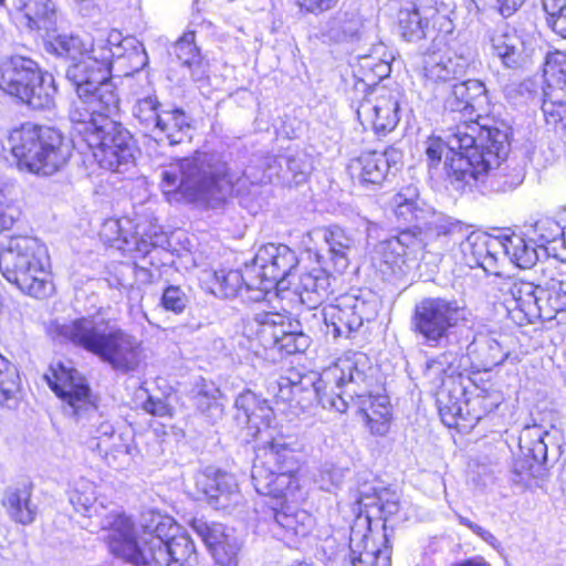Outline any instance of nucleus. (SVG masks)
I'll return each mask as SVG.
<instances>
[{"mask_svg": "<svg viewBox=\"0 0 566 566\" xmlns=\"http://www.w3.org/2000/svg\"><path fill=\"white\" fill-rule=\"evenodd\" d=\"M398 28L403 40L408 42L431 39L432 46L443 44V35H440L429 20L421 15L415 3H409L399 10Z\"/></svg>", "mask_w": 566, "mask_h": 566, "instance_id": "nucleus-32", "label": "nucleus"}, {"mask_svg": "<svg viewBox=\"0 0 566 566\" xmlns=\"http://www.w3.org/2000/svg\"><path fill=\"white\" fill-rule=\"evenodd\" d=\"M69 502L77 513L85 517H93L98 509L94 484L84 479L77 481L74 488L69 491Z\"/></svg>", "mask_w": 566, "mask_h": 566, "instance_id": "nucleus-53", "label": "nucleus"}, {"mask_svg": "<svg viewBox=\"0 0 566 566\" xmlns=\"http://www.w3.org/2000/svg\"><path fill=\"white\" fill-rule=\"evenodd\" d=\"M46 53L65 61V78L75 94L86 96L90 87L112 75L111 55L102 52L99 44L92 50L78 35L52 39L46 44Z\"/></svg>", "mask_w": 566, "mask_h": 566, "instance_id": "nucleus-6", "label": "nucleus"}, {"mask_svg": "<svg viewBox=\"0 0 566 566\" xmlns=\"http://www.w3.org/2000/svg\"><path fill=\"white\" fill-rule=\"evenodd\" d=\"M196 488L214 509H226L232 496L238 494V483L233 474L207 468L197 475Z\"/></svg>", "mask_w": 566, "mask_h": 566, "instance_id": "nucleus-26", "label": "nucleus"}, {"mask_svg": "<svg viewBox=\"0 0 566 566\" xmlns=\"http://www.w3.org/2000/svg\"><path fill=\"white\" fill-rule=\"evenodd\" d=\"M190 303L187 293L179 285H168L161 295L160 304L166 311L182 313Z\"/></svg>", "mask_w": 566, "mask_h": 566, "instance_id": "nucleus-63", "label": "nucleus"}, {"mask_svg": "<svg viewBox=\"0 0 566 566\" xmlns=\"http://www.w3.org/2000/svg\"><path fill=\"white\" fill-rule=\"evenodd\" d=\"M93 126L82 125L76 134L92 150L99 167L124 174L135 166L137 147L133 135L119 122L102 117Z\"/></svg>", "mask_w": 566, "mask_h": 566, "instance_id": "nucleus-9", "label": "nucleus"}, {"mask_svg": "<svg viewBox=\"0 0 566 566\" xmlns=\"http://www.w3.org/2000/svg\"><path fill=\"white\" fill-rule=\"evenodd\" d=\"M156 95L139 98L133 106L132 113L137 125L145 133L154 134L164 109Z\"/></svg>", "mask_w": 566, "mask_h": 566, "instance_id": "nucleus-50", "label": "nucleus"}, {"mask_svg": "<svg viewBox=\"0 0 566 566\" xmlns=\"http://www.w3.org/2000/svg\"><path fill=\"white\" fill-rule=\"evenodd\" d=\"M233 407L234 420L239 426L247 427L254 433L259 432L261 427H270L273 409L265 398L251 389H244L238 394Z\"/></svg>", "mask_w": 566, "mask_h": 566, "instance_id": "nucleus-27", "label": "nucleus"}, {"mask_svg": "<svg viewBox=\"0 0 566 566\" xmlns=\"http://www.w3.org/2000/svg\"><path fill=\"white\" fill-rule=\"evenodd\" d=\"M285 164V175L289 177V186L303 184L311 169V164L303 153H286L281 155L279 164Z\"/></svg>", "mask_w": 566, "mask_h": 566, "instance_id": "nucleus-57", "label": "nucleus"}, {"mask_svg": "<svg viewBox=\"0 0 566 566\" xmlns=\"http://www.w3.org/2000/svg\"><path fill=\"white\" fill-rule=\"evenodd\" d=\"M160 188L168 201H186L207 209H221L232 193L227 156L219 151H195L164 168Z\"/></svg>", "mask_w": 566, "mask_h": 566, "instance_id": "nucleus-2", "label": "nucleus"}, {"mask_svg": "<svg viewBox=\"0 0 566 566\" xmlns=\"http://www.w3.org/2000/svg\"><path fill=\"white\" fill-rule=\"evenodd\" d=\"M50 256L46 245L32 235H12L0 242L2 276L22 293L43 298L50 294Z\"/></svg>", "mask_w": 566, "mask_h": 566, "instance_id": "nucleus-4", "label": "nucleus"}, {"mask_svg": "<svg viewBox=\"0 0 566 566\" xmlns=\"http://www.w3.org/2000/svg\"><path fill=\"white\" fill-rule=\"evenodd\" d=\"M476 395L465 400V407L472 406L473 418L475 420L482 419L485 415L494 411L500 406L502 398L499 391L492 389H480Z\"/></svg>", "mask_w": 566, "mask_h": 566, "instance_id": "nucleus-58", "label": "nucleus"}, {"mask_svg": "<svg viewBox=\"0 0 566 566\" xmlns=\"http://www.w3.org/2000/svg\"><path fill=\"white\" fill-rule=\"evenodd\" d=\"M467 356L476 371H490L507 359L509 352L495 338L480 336L467 345Z\"/></svg>", "mask_w": 566, "mask_h": 566, "instance_id": "nucleus-36", "label": "nucleus"}, {"mask_svg": "<svg viewBox=\"0 0 566 566\" xmlns=\"http://www.w3.org/2000/svg\"><path fill=\"white\" fill-rule=\"evenodd\" d=\"M255 334L264 348H276L281 353L292 355L305 352L311 338L301 329L300 322L285 319L276 312H258L253 316Z\"/></svg>", "mask_w": 566, "mask_h": 566, "instance_id": "nucleus-14", "label": "nucleus"}, {"mask_svg": "<svg viewBox=\"0 0 566 566\" xmlns=\"http://www.w3.org/2000/svg\"><path fill=\"white\" fill-rule=\"evenodd\" d=\"M297 263L296 253L285 244L269 243L261 247L252 264H249L255 266L256 282L260 283L255 298H263L266 292L276 286L284 287L287 276Z\"/></svg>", "mask_w": 566, "mask_h": 566, "instance_id": "nucleus-15", "label": "nucleus"}, {"mask_svg": "<svg viewBox=\"0 0 566 566\" xmlns=\"http://www.w3.org/2000/svg\"><path fill=\"white\" fill-rule=\"evenodd\" d=\"M329 271H332L329 266L319 264L318 268L301 273L295 293L300 296L302 304L308 308H316L328 298L333 293Z\"/></svg>", "mask_w": 566, "mask_h": 566, "instance_id": "nucleus-30", "label": "nucleus"}, {"mask_svg": "<svg viewBox=\"0 0 566 566\" xmlns=\"http://www.w3.org/2000/svg\"><path fill=\"white\" fill-rule=\"evenodd\" d=\"M546 80L545 85L543 86V103L547 98L546 92L549 86H562L564 80H566V53L562 51L551 52L546 55L545 61V70H544Z\"/></svg>", "mask_w": 566, "mask_h": 566, "instance_id": "nucleus-56", "label": "nucleus"}, {"mask_svg": "<svg viewBox=\"0 0 566 566\" xmlns=\"http://www.w3.org/2000/svg\"><path fill=\"white\" fill-rule=\"evenodd\" d=\"M8 144L18 166L36 175H54L72 155L70 140L52 126L24 123L10 133Z\"/></svg>", "mask_w": 566, "mask_h": 566, "instance_id": "nucleus-5", "label": "nucleus"}, {"mask_svg": "<svg viewBox=\"0 0 566 566\" xmlns=\"http://www.w3.org/2000/svg\"><path fill=\"white\" fill-rule=\"evenodd\" d=\"M493 284L502 292L503 296L510 297L515 304L514 308L524 313L528 322L536 319L537 307L541 303V295H545V289L517 276L495 274ZM509 302V298H504Z\"/></svg>", "mask_w": 566, "mask_h": 566, "instance_id": "nucleus-22", "label": "nucleus"}, {"mask_svg": "<svg viewBox=\"0 0 566 566\" xmlns=\"http://www.w3.org/2000/svg\"><path fill=\"white\" fill-rule=\"evenodd\" d=\"M489 139L490 157L485 155H460L453 154L447 157L444 170L450 184L455 190L464 191L479 188L485 182L486 172L493 169L494 163H500L509 156L511 150L510 133L507 130H491L486 135Z\"/></svg>", "mask_w": 566, "mask_h": 566, "instance_id": "nucleus-11", "label": "nucleus"}, {"mask_svg": "<svg viewBox=\"0 0 566 566\" xmlns=\"http://www.w3.org/2000/svg\"><path fill=\"white\" fill-rule=\"evenodd\" d=\"M221 397L222 392L220 388L213 381L203 378H201L193 388V402L196 408L211 423H216L222 419L224 405L221 401Z\"/></svg>", "mask_w": 566, "mask_h": 566, "instance_id": "nucleus-44", "label": "nucleus"}, {"mask_svg": "<svg viewBox=\"0 0 566 566\" xmlns=\"http://www.w3.org/2000/svg\"><path fill=\"white\" fill-rule=\"evenodd\" d=\"M530 237L537 248L541 249L549 242H554L558 238H563L564 231L558 222L552 219H545L539 220L534 224Z\"/></svg>", "mask_w": 566, "mask_h": 566, "instance_id": "nucleus-61", "label": "nucleus"}, {"mask_svg": "<svg viewBox=\"0 0 566 566\" xmlns=\"http://www.w3.org/2000/svg\"><path fill=\"white\" fill-rule=\"evenodd\" d=\"M546 13V23L552 31L558 36L566 39V1L558 3L553 10L548 7H543Z\"/></svg>", "mask_w": 566, "mask_h": 566, "instance_id": "nucleus-64", "label": "nucleus"}, {"mask_svg": "<svg viewBox=\"0 0 566 566\" xmlns=\"http://www.w3.org/2000/svg\"><path fill=\"white\" fill-rule=\"evenodd\" d=\"M430 46L426 49L424 54V75L433 81H449L462 75L468 66L465 59L461 56H450L440 54L441 46Z\"/></svg>", "mask_w": 566, "mask_h": 566, "instance_id": "nucleus-38", "label": "nucleus"}, {"mask_svg": "<svg viewBox=\"0 0 566 566\" xmlns=\"http://www.w3.org/2000/svg\"><path fill=\"white\" fill-rule=\"evenodd\" d=\"M326 251L316 253L319 264L329 266L337 273H343L349 265L350 254L356 250L355 239L338 226L324 230Z\"/></svg>", "mask_w": 566, "mask_h": 566, "instance_id": "nucleus-28", "label": "nucleus"}, {"mask_svg": "<svg viewBox=\"0 0 566 566\" xmlns=\"http://www.w3.org/2000/svg\"><path fill=\"white\" fill-rule=\"evenodd\" d=\"M195 31H187L174 44V54L182 66H186L195 81L207 76L206 65L200 50L195 43Z\"/></svg>", "mask_w": 566, "mask_h": 566, "instance_id": "nucleus-46", "label": "nucleus"}, {"mask_svg": "<svg viewBox=\"0 0 566 566\" xmlns=\"http://www.w3.org/2000/svg\"><path fill=\"white\" fill-rule=\"evenodd\" d=\"M49 333L53 339L72 343L123 375L137 371L143 361V343L127 329L104 319L81 317L52 323Z\"/></svg>", "mask_w": 566, "mask_h": 566, "instance_id": "nucleus-3", "label": "nucleus"}, {"mask_svg": "<svg viewBox=\"0 0 566 566\" xmlns=\"http://www.w3.org/2000/svg\"><path fill=\"white\" fill-rule=\"evenodd\" d=\"M525 177L524 168L507 160V156L500 163H494L493 169L486 172L485 182L480 184L493 192H506L520 186Z\"/></svg>", "mask_w": 566, "mask_h": 566, "instance_id": "nucleus-42", "label": "nucleus"}, {"mask_svg": "<svg viewBox=\"0 0 566 566\" xmlns=\"http://www.w3.org/2000/svg\"><path fill=\"white\" fill-rule=\"evenodd\" d=\"M488 105V90L480 80H467L453 84L443 102L446 111L460 113L470 119Z\"/></svg>", "mask_w": 566, "mask_h": 566, "instance_id": "nucleus-24", "label": "nucleus"}, {"mask_svg": "<svg viewBox=\"0 0 566 566\" xmlns=\"http://www.w3.org/2000/svg\"><path fill=\"white\" fill-rule=\"evenodd\" d=\"M0 90L32 109H51L55 105L53 76L27 56L12 55L0 61Z\"/></svg>", "mask_w": 566, "mask_h": 566, "instance_id": "nucleus-7", "label": "nucleus"}, {"mask_svg": "<svg viewBox=\"0 0 566 566\" xmlns=\"http://www.w3.org/2000/svg\"><path fill=\"white\" fill-rule=\"evenodd\" d=\"M251 480L255 491L273 497L284 496L285 491L294 488V476L279 473L272 465L265 464L262 455H258L251 469Z\"/></svg>", "mask_w": 566, "mask_h": 566, "instance_id": "nucleus-35", "label": "nucleus"}, {"mask_svg": "<svg viewBox=\"0 0 566 566\" xmlns=\"http://www.w3.org/2000/svg\"><path fill=\"white\" fill-rule=\"evenodd\" d=\"M395 214L398 220L409 223L413 229L421 226L430 214V208L419 199V191L415 186H407L394 199Z\"/></svg>", "mask_w": 566, "mask_h": 566, "instance_id": "nucleus-41", "label": "nucleus"}, {"mask_svg": "<svg viewBox=\"0 0 566 566\" xmlns=\"http://www.w3.org/2000/svg\"><path fill=\"white\" fill-rule=\"evenodd\" d=\"M454 151V146L446 143L442 138L431 136L426 142V156L430 169L437 168L442 159L446 161Z\"/></svg>", "mask_w": 566, "mask_h": 566, "instance_id": "nucleus-62", "label": "nucleus"}, {"mask_svg": "<svg viewBox=\"0 0 566 566\" xmlns=\"http://www.w3.org/2000/svg\"><path fill=\"white\" fill-rule=\"evenodd\" d=\"M562 86H549L547 98L542 104V112L547 125L558 133L566 134V78Z\"/></svg>", "mask_w": 566, "mask_h": 566, "instance_id": "nucleus-47", "label": "nucleus"}, {"mask_svg": "<svg viewBox=\"0 0 566 566\" xmlns=\"http://www.w3.org/2000/svg\"><path fill=\"white\" fill-rule=\"evenodd\" d=\"M564 283L560 282L559 290L549 292L545 290V295H541V303L538 304L536 319L553 321L558 323L566 322V289Z\"/></svg>", "mask_w": 566, "mask_h": 566, "instance_id": "nucleus-51", "label": "nucleus"}, {"mask_svg": "<svg viewBox=\"0 0 566 566\" xmlns=\"http://www.w3.org/2000/svg\"><path fill=\"white\" fill-rule=\"evenodd\" d=\"M415 233V230L405 229L398 235L381 241L377 249L382 261L391 266L400 268L401 264H405L407 256L417 258L418 253L423 251V242Z\"/></svg>", "mask_w": 566, "mask_h": 566, "instance_id": "nucleus-33", "label": "nucleus"}, {"mask_svg": "<svg viewBox=\"0 0 566 566\" xmlns=\"http://www.w3.org/2000/svg\"><path fill=\"white\" fill-rule=\"evenodd\" d=\"M367 359L363 355L339 360L334 369V377L338 388L347 386V392L352 399L357 398L358 411L368 423L378 424L376 431H386V422L390 416L389 399L384 395H371L368 387L371 377L367 375L365 366ZM375 430L374 426H370Z\"/></svg>", "mask_w": 566, "mask_h": 566, "instance_id": "nucleus-10", "label": "nucleus"}, {"mask_svg": "<svg viewBox=\"0 0 566 566\" xmlns=\"http://www.w3.org/2000/svg\"><path fill=\"white\" fill-rule=\"evenodd\" d=\"M378 300L370 291L348 293L336 300V304L323 310L327 334L334 338L348 337L365 322H371L378 314Z\"/></svg>", "mask_w": 566, "mask_h": 566, "instance_id": "nucleus-13", "label": "nucleus"}, {"mask_svg": "<svg viewBox=\"0 0 566 566\" xmlns=\"http://www.w3.org/2000/svg\"><path fill=\"white\" fill-rule=\"evenodd\" d=\"M262 458L265 464L272 465L279 473L293 476L298 465L292 448L280 441H272L264 448Z\"/></svg>", "mask_w": 566, "mask_h": 566, "instance_id": "nucleus-49", "label": "nucleus"}, {"mask_svg": "<svg viewBox=\"0 0 566 566\" xmlns=\"http://www.w3.org/2000/svg\"><path fill=\"white\" fill-rule=\"evenodd\" d=\"M108 532L112 553L135 566H198L199 557L195 543L179 525L167 515L155 511L144 512L138 531L129 516L111 513L101 521Z\"/></svg>", "mask_w": 566, "mask_h": 566, "instance_id": "nucleus-1", "label": "nucleus"}, {"mask_svg": "<svg viewBox=\"0 0 566 566\" xmlns=\"http://www.w3.org/2000/svg\"><path fill=\"white\" fill-rule=\"evenodd\" d=\"M243 286L247 291L259 293L260 283L256 282L255 266L245 264L243 272L221 269L213 273L212 292L219 297H234Z\"/></svg>", "mask_w": 566, "mask_h": 566, "instance_id": "nucleus-37", "label": "nucleus"}, {"mask_svg": "<svg viewBox=\"0 0 566 566\" xmlns=\"http://www.w3.org/2000/svg\"><path fill=\"white\" fill-rule=\"evenodd\" d=\"M363 20L355 11H336L323 28V35L335 43L358 41L361 35Z\"/></svg>", "mask_w": 566, "mask_h": 566, "instance_id": "nucleus-40", "label": "nucleus"}, {"mask_svg": "<svg viewBox=\"0 0 566 566\" xmlns=\"http://www.w3.org/2000/svg\"><path fill=\"white\" fill-rule=\"evenodd\" d=\"M463 262L471 269L481 268L495 276L501 239L485 232H471L460 243Z\"/></svg>", "mask_w": 566, "mask_h": 566, "instance_id": "nucleus-23", "label": "nucleus"}, {"mask_svg": "<svg viewBox=\"0 0 566 566\" xmlns=\"http://www.w3.org/2000/svg\"><path fill=\"white\" fill-rule=\"evenodd\" d=\"M191 129L189 116L184 109L175 107L163 111L158 128L154 134L160 135V140H166L168 145L175 146L190 138Z\"/></svg>", "mask_w": 566, "mask_h": 566, "instance_id": "nucleus-43", "label": "nucleus"}, {"mask_svg": "<svg viewBox=\"0 0 566 566\" xmlns=\"http://www.w3.org/2000/svg\"><path fill=\"white\" fill-rule=\"evenodd\" d=\"M15 9L23 13L30 30L43 32L45 51L48 42L52 39L73 35L57 32V10L53 0H17Z\"/></svg>", "mask_w": 566, "mask_h": 566, "instance_id": "nucleus-25", "label": "nucleus"}, {"mask_svg": "<svg viewBox=\"0 0 566 566\" xmlns=\"http://www.w3.org/2000/svg\"><path fill=\"white\" fill-rule=\"evenodd\" d=\"M292 388L290 392L296 396V403L302 408L312 406L315 397H317V390L319 388L321 378L316 377L315 374L300 375L293 373L292 375Z\"/></svg>", "mask_w": 566, "mask_h": 566, "instance_id": "nucleus-55", "label": "nucleus"}, {"mask_svg": "<svg viewBox=\"0 0 566 566\" xmlns=\"http://www.w3.org/2000/svg\"><path fill=\"white\" fill-rule=\"evenodd\" d=\"M492 54L505 69L523 70L533 64L535 48L531 40L518 35L516 31L494 32L490 36Z\"/></svg>", "mask_w": 566, "mask_h": 566, "instance_id": "nucleus-21", "label": "nucleus"}, {"mask_svg": "<svg viewBox=\"0 0 566 566\" xmlns=\"http://www.w3.org/2000/svg\"><path fill=\"white\" fill-rule=\"evenodd\" d=\"M312 517L305 511L272 510L269 530L274 537L292 545L311 531Z\"/></svg>", "mask_w": 566, "mask_h": 566, "instance_id": "nucleus-31", "label": "nucleus"}, {"mask_svg": "<svg viewBox=\"0 0 566 566\" xmlns=\"http://www.w3.org/2000/svg\"><path fill=\"white\" fill-rule=\"evenodd\" d=\"M45 378L49 387L62 400L66 416L73 418L81 411L95 412V398L87 380L80 371L60 364L56 369H52V375H46Z\"/></svg>", "mask_w": 566, "mask_h": 566, "instance_id": "nucleus-17", "label": "nucleus"}, {"mask_svg": "<svg viewBox=\"0 0 566 566\" xmlns=\"http://www.w3.org/2000/svg\"><path fill=\"white\" fill-rule=\"evenodd\" d=\"M359 503L365 507V513L360 512L352 526L350 543H359L363 546L370 547L374 543L370 538L373 524L375 523L378 526L381 523L382 538L387 544L389 542L387 522L400 510L399 495L387 488H370L359 491Z\"/></svg>", "mask_w": 566, "mask_h": 566, "instance_id": "nucleus-12", "label": "nucleus"}, {"mask_svg": "<svg viewBox=\"0 0 566 566\" xmlns=\"http://www.w3.org/2000/svg\"><path fill=\"white\" fill-rule=\"evenodd\" d=\"M101 240L118 250L130 249L129 239L124 232L122 221L118 219H107L103 222L99 230Z\"/></svg>", "mask_w": 566, "mask_h": 566, "instance_id": "nucleus-60", "label": "nucleus"}, {"mask_svg": "<svg viewBox=\"0 0 566 566\" xmlns=\"http://www.w3.org/2000/svg\"><path fill=\"white\" fill-rule=\"evenodd\" d=\"M391 548L385 545L379 548L371 544L363 546L359 543H350V564L352 566H391Z\"/></svg>", "mask_w": 566, "mask_h": 566, "instance_id": "nucleus-52", "label": "nucleus"}, {"mask_svg": "<svg viewBox=\"0 0 566 566\" xmlns=\"http://www.w3.org/2000/svg\"><path fill=\"white\" fill-rule=\"evenodd\" d=\"M501 252H504L521 269H530L539 261L538 248L531 237L525 239L522 235L512 234L501 238Z\"/></svg>", "mask_w": 566, "mask_h": 566, "instance_id": "nucleus-45", "label": "nucleus"}, {"mask_svg": "<svg viewBox=\"0 0 566 566\" xmlns=\"http://www.w3.org/2000/svg\"><path fill=\"white\" fill-rule=\"evenodd\" d=\"M19 390L17 368L0 354V405L15 398Z\"/></svg>", "mask_w": 566, "mask_h": 566, "instance_id": "nucleus-59", "label": "nucleus"}, {"mask_svg": "<svg viewBox=\"0 0 566 566\" xmlns=\"http://www.w3.org/2000/svg\"><path fill=\"white\" fill-rule=\"evenodd\" d=\"M415 234L420 237L426 250L433 241H441L443 248H448L449 241L461 231L459 221H453L450 217L430 211L429 217L421 226L413 228Z\"/></svg>", "mask_w": 566, "mask_h": 566, "instance_id": "nucleus-39", "label": "nucleus"}, {"mask_svg": "<svg viewBox=\"0 0 566 566\" xmlns=\"http://www.w3.org/2000/svg\"><path fill=\"white\" fill-rule=\"evenodd\" d=\"M375 99H365L357 109L358 117L369 118L375 132L380 135L394 130L398 125L400 117L398 90H388L384 86L374 88Z\"/></svg>", "mask_w": 566, "mask_h": 566, "instance_id": "nucleus-20", "label": "nucleus"}, {"mask_svg": "<svg viewBox=\"0 0 566 566\" xmlns=\"http://www.w3.org/2000/svg\"><path fill=\"white\" fill-rule=\"evenodd\" d=\"M32 493V482L18 483L4 490L1 503L13 522L30 525L36 520L39 504Z\"/></svg>", "mask_w": 566, "mask_h": 566, "instance_id": "nucleus-29", "label": "nucleus"}, {"mask_svg": "<svg viewBox=\"0 0 566 566\" xmlns=\"http://www.w3.org/2000/svg\"><path fill=\"white\" fill-rule=\"evenodd\" d=\"M467 310L453 297L427 296L416 303L410 329L420 344L441 347L467 323Z\"/></svg>", "mask_w": 566, "mask_h": 566, "instance_id": "nucleus-8", "label": "nucleus"}, {"mask_svg": "<svg viewBox=\"0 0 566 566\" xmlns=\"http://www.w3.org/2000/svg\"><path fill=\"white\" fill-rule=\"evenodd\" d=\"M88 91L86 96L76 94L77 101L72 103L69 111V118L75 133L82 130V125L93 126L99 118H111L119 109L120 101L112 76L90 87Z\"/></svg>", "mask_w": 566, "mask_h": 566, "instance_id": "nucleus-16", "label": "nucleus"}, {"mask_svg": "<svg viewBox=\"0 0 566 566\" xmlns=\"http://www.w3.org/2000/svg\"><path fill=\"white\" fill-rule=\"evenodd\" d=\"M467 395V387L460 377H450L442 381L436 402L439 415L447 426L452 427L458 418H463V405L465 406V400L469 399Z\"/></svg>", "mask_w": 566, "mask_h": 566, "instance_id": "nucleus-34", "label": "nucleus"}, {"mask_svg": "<svg viewBox=\"0 0 566 566\" xmlns=\"http://www.w3.org/2000/svg\"><path fill=\"white\" fill-rule=\"evenodd\" d=\"M191 528L202 539L214 562L221 566H235L241 544L223 524L193 517Z\"/></svg>", "mask_w": 566, "mask_h": 566, "instance_id": "nucleus-19", "label": "nucleus"}, {"mask_svg": "<svg viewBox=\"0 0 566 566\" xmlns=\"http://www.w3.org/2000/svg\"><path fill=\"white\" fill-rule=\"evenodd\" d=\"M491 130H510L509 127H482L479 134L478 139L473 137L471 134L461 133L454 135L453 139L450 142V145L454 146V153L460 155H485L484 157H490L491 153L489 149V142L486 143V135Z\"/></svg>", "mask_w": 566, "mask_h": 566, "instance_id": "nucleus-48", "label": "nucleus"}, {"mask_svg": "<svg viewBox=\"0 0 566 566\" xmlns=\"http://www.w3.org/2000/svg\"><path fill=\"white\" fill-rule=\"evenodd\" d=\"M401 153L394 147L385 151H367L350 160L348 172L365 188L380 187L395 176Z\"/></svg>", "mask_w": 566, "mask_h": 566, "instance_id": "nucleus-18", "label": "nucleus"}, {"mask_svg": "<svg viewBox=\"0 0 566 566\" xmlns=\"http://www.w3.org/2000/svg\"><path fill=\"white\" fill-rule=\"evenodd\" d=\"M94 411H81L73 419L86 428L87 434L92 436L93 440H101L103 438L113 437L115 430L113 424L105 419L99 412L96 402L94 401Z\"/></svg>", "mask_w": 566, "mask_h": 566, "instance_id": "nucleus-54", "label": "nucleus"}]
</instances>
